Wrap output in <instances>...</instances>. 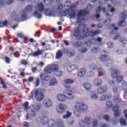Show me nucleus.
<instances>
[{
  "label": "nucleus",
  "instance_id": "nucleus-1",
  "mask_svg": "<svg viewBox=\"0 0 127 127\" xmlns=\"http://www.w3.org/2000/svg\"><path fill=\"white\" fill-rule=\"evenodd\" d=\"M40 122L44 126L47 125L48 127H64L62 126L64 123L63 120H59L56 123L54 120H49L48 116L45 115L41 117Z\"/></svg>",
  "mask_w": 127,
  "mask_h": 127
},
{
  "label": "nucleus",
  "instance_id": "nucleus-2",
  "mask_svg": "<svg viewBox=\"0 0 127 127\" xmlns=\"http://www.w3.org/2000/svg\"><path fill=\"white\" fill-rule=\"evenodd\" d=\"M88 111V106L82 101L76 102L73 108L74 114L77 116H80V112H87Z\"/></svg>",
  "mask_w": 127,
  "mask_h": 127
},
{
  "label": "nucleus",
  "instance_id": "nucleus-3",
  "mask_svg": "<svg viewBox=\"0 0 127 127\" xmlns=\"http://www.w3.org/2000/svg\"><path fill=\"white\" fill-rule=\"evenodd\" d=\"M44 8L43 7V5H42V3H39L37 5V6L35 7V9L37 11L34 12V15H35L37 18H41V14L39 13V11H43Z\"/></svg>",
  "mask_w": 127,
  "mask_h": 127
},
{
  "label": "nucleus",
  "instance_id": "nucleus-4",
  "mask_svg": "<svg viewBox=\"0 0 127 127\" xmlns=\"http://www.w3.org/2000/svg\"><path fill=\"white\" fill-rule=\"evenodd\" d=\"M58 69H59V66L57 64L49 65L45 68L44 71L46 74H50L51 72H54V71H56Z\"/></svg>",
  "mask_w": 127,
  "mask_h": 127
},
{
  "label": "nucleus",
  "instance_id": "nucleus-5",
  "mask_svg": "<svg viewBox=\"0 0 127 127\" xmlns=\"http://www.w3.org/2000/svg\"><path fill=\"white\" fill-rule=\"evenodd\" d=\"M83 33H84V36H82V37H87V36H95L97 34H99L101 33L100 31H92L91 33L89 32L88 29H85L83 30Z\"/></svg>",
  "mask_w": 127,
  "mask_h": 127
},
{
  "label": "nucleus",
  "instance_id": "nucleus-6",
  "mask_svg": "<svg viewBox=\"0 0 127 127\" xmlns=\"http://www.w3.org/2000/svg\"><path fill=\"white\" fill-rule=\"evenodd\" d=\"M66 110H67V105L63 104H60L56 107L57 113H59L60 114H63Z\"/></svg>",
  "mask_w": 127,
  "mask_h": 127
},
{
  "label": "nucleus",
  "instance_id": "nucleus-7",
  "mask_svg": "<svg viewBox=\"0 0 127 127\" xmlns=\"http://www.w3.org/2000/svg\"><path fill=\"white\" fill-rule=\"evenodd\" d=\"M64 68L66 70L68 73H72L73 71H75V70L78 69V66L69 65V64H66L64 65Z\"/></svg>",
  "mask_w": 127,
  "mask_h": 127
},
{
  "label": "nucleus",
  "instance_id": "nucleus-8",
  "mask_svg": "<svg viewBox=\"0 0 127 127\" xmlns=\"http://www.w3.org/2000/svg\"><path fill=\"white\" fill-rule=\"evenodd\" d=\"M56 99L58 102H66L67 101V96L62 93H59L57 94Z\"/></svg>",
  "mask_w": 127,
  "mask_h": 127
},
{
  "label": "nucleus",
  "instance_id": "nucleus-9",
  "mask_svg": "<svg viewBox=\"0 0 127 127\" xmlns=\"http://www.w3.org/2000/svg\"><path fill=\"white\" fill-rule=\"evenodd\" d=\"M35 96L37 101H42L44 99L43 93L39 90H36L35 91Z\"/></svg>",
  "mask_w": 127,
  "mask_h": 127
},
{
  "label": "nucleus",
  "instance_id": "nucleus-10",
  "mask_svg": "<svg viewBox=\"0 0 127 127\" xmlns=\"http://www.w3.org/2000/svg\"><path fill=\"white\" fill-rule=\"evenodd\" d=\"M53 102L50 99H46L43 101V105L45 108H50L52 106Z\"/></svg>",
  "mask_w": 127,
  "mask_h": 127
},
{
  "label": "nucleus",
  "instance_id": "nucleus-11",
  "mask_svg": "<svg viewBox=\"0 0 127 127\" xmlns=\"http://www.w3.org/2000/svg\"><path fill=\"white\" fill-rule=\"evenodd\" d=\"M66 95L67 99H68V100H73V99H75V97H76L74 92L71 90H67Z\"/></svg>",
  "mask_w": 127,
  "mask_h": 127
},
{
  "label": "nucleus",
  "instance_id": "nucleus-12",
  "mask_svg": "<svg viewBox=\"0 0 127 127\" xmlns=\"http://www.w3.org/2000/svg\"><path fill=\"white\" fill-rule=\"evenodd\" d=\"M107 89L106 87H101L98 88L97 90V94H99L100 95H102L103 94H105L106 92H107Z\"/></svg>",
  "mask_w": 127,
  "mask_h": 127
},
{
  "label": "nucleus",
  "instance_id": "nucleus-13",
  "mask_svg": "<svg viewBox=\"0 0 127 127\" xmlns=\"http://www.w3.org/2000/svg\"><path fill=\"white\" fill-rule=\"evenodd\" d=\"M58 84V81L56 78H53L51 79L49 85L50 87H54V86H56Z\"/></svg>",
  "mask_w": 127,
  "mask_h": 127
},
{
  "label": "nucleus",
  "instance_id": "nucleus-14",
  "mask_svg": "<svg viewBox=\"0 0 127 127\" xmlns=\"http://www.w3.org/2000/svg\"><path fill=\"white\" fill-rule=\"evenodd\" d=\"M121 73V71L119 69H115L111 73V77L112 78H116L118 76V75H119V74Z\"/></svg>",
  "mask_w": 127,
  "mask_h": 127
},
{
  "label": "nucleus",
  "instance_id": "nucleus-15",
  "mask_svg": "<svg viewBox=\"0 0 127 127\" xmlns=\"http://www.w3.org/2000/svg\"><path fill=\"white\" fill-rule=\"evenodd\" d=\"M40 78L42 81H46V82H48V81L51 80V77L50 76H46L43 74H41Z\"/></svg>",
  "mask_w": 127,
  "mask_h": 127
},
{
  "label": "nucleus",
  "instance_id": "nucleus-16",
  "mask_svg": "<svg viewBox=\"0 0 127 127\" xmlns=\"http://www.w3.org/2000/svg\"><path fill=\"white\" fill-rule=\"evenodd\" d=\"M86 74V69H81L79 72L77 73V77L78 78H83Z\"/></svg>",
  "mask_w": 127,
  "mask_h": 127
},
{
  "label": "nucleus",
  "instance_id": "nucleus-17",
  "mask_svg": "<svg viewBox=\"0 0 127 127\" xmlns=\"http://www.w3.org/2000/svg\"><path fill=\"white\" fill-rule=\"evenodd\" d=\"M90 97L91 99H93L94 100H97L99 98L98 94L95 92L92 91L90 94Z\"/></svg>",
  "mask_w": 127,
  "mask_h": 127
},
{
  "label": "nucleus",
  "instance_id": "nucleus-18",
  "mask_svg": "<svg viewBox=\"0 0 127 127\" xmlns=\"http://www.w3.org/2000/svg\"><path fill=\"white\" fill-rule=\"evenodd\" d=\"M83 87L87 92H91L92 88L91 87V84L87 83H85L83 84Z\"/></svg>",
  "mask_w": 127,
  "mask_h": 127
},
{
  "label": "nucleus",
  "instance_id": "nucleus-19",
  "mask_svg": "<svg viewBox=\"0 0 127 127\" xmlns=\"http://www.w3.org/2000/svg\"><path fill=\"white\" fill-rule=\"evenodd\" d=\"M94 84L97 87H100V86H102V80L101 79H96L94 81Z\"/></svg>",
  "mask_w": 127,
  "mask_h": 127
},
{
  "label": "nucleus",
  "instance_id": "nucleus-20",
  "mask_svg": "<svg viewBox=\"0 0 127 127\" xmlns=\"http://www.w3.org/2000/svg\"><path fill=\"white\" fill-rule=\"evenodd\" d=\"M111 98H112V95L104 94L101 96V100H102V101H105V100H109V99H111Z\"/></svg>",
  "mask_w": 127,
  "mask_h": 127
},
{
  "label": "nucleus",
  "instance_id": "nucleus-21",
  "mask_svg": "<svg viewBox=\"0 0 127 127\" xmlns=\"http://www.w3.org/2000/svg\"><path fill=\"white\" fill-rule=\"evenodd\" d=\"M54 74L57 77H61L63 75V72L61 71L58 70V69L56 70H54Z\"/></svg>",
  "mask_w": 127,
  "mask_h": 127
},
{
  "label": "nucleus",
  "instance_id": "nucleus-22",
  "mask_svg": "<svg viewBox=\"0 0 127 127\" xmlns=\"http://www.w3.org/2000/svg\"><path fill=\"white\" fill-rule=\"evenodd\" d=\"M113 111L115 112L114 116L115 117H118V116L120 115V112H119V106L114 107Z\"/></svg>",
  "mask_w": 127,
  "mask_h": 127
},
{
  "label": "nucleus",
  "instance_id": "nucleus-23",
  "mask_svg": "<svg viewBox=\"0 0 127 127\" xmlns=\"http://www.w3.org/2000/svg\"><path fill=\"white\" fill-rule=\"evenodd\" d=\"M72 116V112L69 111L66 112V114L64 115L63 116V119H64V120H66V119H69L70 117Z\"/></svg>",
  "mask_w": 127,
  "mask_h": 127
},
{
  "label": "nucleus",
  "instance_id": "nucleus-24",
  "mask_svg": "<svg viewBox=\"0 0 127 127\" xmlns=\"http://www.w3.org/2000/svg\"><path fill=\"white\" fill-rule=\"evenodd\" d=\"M116 81L118 83H121V82H123V81H124V76L122 75L117 76Z\"/></svg>",
  "mask_w": 127,
  "mask_h": 127
},
{
  "label": "nucleus",
  "instance_id": "nucleus-25",
  "mask_svg": "<svg viewBox=\"0 0 127 127\" xmlns=\"http://www.w3.org/2000/svg\"><path fill=\"white\" fill-rule=\"evenodd\" d=\"M62 55H63V53H62V52L61 51H59L57 53L56 58H57V59H59L60 58H61V57H62Z\"/></svg>",
  "mask_w": 127,
  "mask_h": 127
},
{
  "label": "nucleus",
  "instance_id": "nucleus-26",
  "mask_svg": "<svg viewBox=\"0 0 127 127\" xmlns=\"http://www.w3.org/2000/svg\"><path fill=\"white\" fill-rule=\"evenodd\" d=\"M120 123L121 126H127V122H126V119H125V118H121Z\"/></svg>",
  "mask_w": 127,
  "mask_h": 127
},
{
  "label": "nucleus",
  "instance_id": "nucleus-27",
  "mask_svg": "<svg viewBox=\"0 0 127 127\" xmlns=\"http://www.w3.org/2000/svg\"><path fill=\"white\" fill-rule=\"evenodd\" d=\"M42 52H43V51L39 50L37 52L32 53V56H38V55L42 54Z\"/></svg>",
  "mask_w": 127,
  "mask_h": 127
},
{
  "label": "nucleus",
  "instance_id": "nucleus-28",
  "mask_svg": "<svg viewBox=\"0 0 127 127\" xmlns=\"http://www.w3.org/2000/svg\"><path fill=\"white\" fill-rule=\"evenodd\" d=\"M64 83L65 84H73V83H75V81L72 79H68L64 80Z\"/></svg>",
  "mask_w": 127,
  "mask_h": 127
},
{
  "label": "nucleus",
  "instance_id": "nucleus-29",
  "mask_svg": "<svg viewBox=\"0 0 127 127\" xmlns=\"http://www.w3.org/2000/svg\"><path fill=\"white\" fill-rule=\"evenodd\" d=\"M52 13H53V12L50 11V10L46 9L45 10V14H46V15L51 16V15H52Z\"/></svg>",
  "mask_w": 127,
  "mask_h": 127
},
{
  "label": "nucleus",
  "instance_id": "nucleus-30",
  "mask_svg": "<svg viewBox=\"0 0 127 127\" xmlns=\"http://www.w3.org/2000/svg\"><path fill=\"white\" fill-rule=\"evenodd\" d=\"M91 122H92V118L91 117H87L85 118V122L86 124H91Z\"/></svg>",
  "mask_w": 127,
  "mask_h": 127
},
{
  "label": "nucleus",
  "instance_id": "nucleus-31",
  "mask_svg": "<svg viewBox=\"0 0 127 127\" xmlns=\"http://www.w3.org/2000/svg\"><path fill=\"white\" fill-rule=\"evenodd\" d=\"M6 25H7V21H5L4 22L0 21V27H2V26H6Z\"/></svg>",
  "mask_w": 127,
  "mask_h": 127
},
{
  "label": "nucleus",
  "instance_id": "nucleus-32",
  "mask_svg": "<svg viewBox=\"0 0 127 127\" xmlns=\"http://www.w3.org/2000/svg\"><path fill=\"white\" fill-rule=\"evenodd\" d=\"M98 72L101 75H105V73H106V71L105 70L103 69V68H99Z\"/></svg>",
  "mask_w": 127,
  "mask_h": 127
},
{
  "label": "nucleus",
  "instance_id": "nucleus-33",
  "mask_svg": "<svg viewBox=\"0 0 127 127\" xmlns=\"http://www.w3.org/2000/svg\"><path fill=\"white\" fill-rule=\"evenodd\" d=\"M108 59V57H107V55H102L101 57L100 58V61H106Z\"/></svg>",
  "mask_w": 127,
  "mask_h": 127
},
{
  "label": "nucleus",
  "instance_id": "nucleus-34",
  "mask_svg": "<svg viewBox=\"0 0 127 127\" xmlns=\"http://www.w3.org/2000/svg\"><path fill=\"white\" fill-rule=\"evenodd\" d=\"M86 11L82 10L79 12V13L78 14V16H82L83 15H86Z\"/></svg>",
  "mask_w": 127,
  "mask_h": 127
},
{
  "label": "nucleus",
  "instance_id": "nucleus-35",
  "mask_svg": "<svg viewBox=\"0 0 127 127\" xmlns=\"http://www.w3.org/2000/svg\"><path fill=\"white\" fill-rule=\"evenodd\" d=\"M111 26H112V28H113L114 29V31L111 32V34H114V33H115V32H116V31H117L118 28L115 27V24H112L111 25Z\"/></svg>",
  "mask_w": 127,
  "mask_h": 127
},
{
  "label": "nucleus",
  "instance_id": "nucleus-36",
  "mask_svg": "<svg viewBox=\"0 0 127 127\" xmlns=\"http://www.w3.org/2000/svg\"><path fill=\"white\" fill-rule=\"evenodd\" d=\"M92 127H98V121L96 120H95L93 121L92 123Z\"/></svg>",
  "mask_w": 127,
  "mask_h": 127
},
{
  "label": "nucleus",
  "instance_id": "nucleus-37",
  "mask_svg": "<svg viewBox=\"0 0 127 127\" xmlns=\"http://www.w3.org/2000/svg\"><path fill=\"white\" fill-rule=\"evenodd\" d=\"M120 17H121V18H123V19H125V18L127 17V13L126 12L122 13L120 15Z\"/></svg>",
  "mask_w": 127,
  "mask_h": 127
},
{
  "label": "nucleus",
  "instance_id": "nucleus-38",
  "mask_svg": "<svg viewBox=\"0 0 127 127\" xmlns=\"http://www.w3.org/2000/svg\"><path fill=\"white\" fill-rule=\"evenodd\" d=\"M119 26H126V22L124 21L119 22Z\"/></svg>",
  "mask_w": 127,
  "mask_h": 127
},
{
  "label": "nucleus",
  "instance_id": "nucleus-39",
  "mask_svg": "<svg viewBox=\"0 0 127 127\" xmlns=\"http://www.w3.org/2000/svg\"><path fill=\"white\" fill-rule=\"evenodd\" d=\"M74 36H75V37H78V36H80V31L78 30L77 31H75L74 33Z\"/></svg>",
  "mask_w": 127,
  "mask_h": 127
},
{
  "label": "nucleus",
  "instance_id": "nucleus-40",
  "mask_svg": "<svg viewBox=\"0 0 127 127\" xmlns=\"http://www.w3.org/2000/svg\"><path fill=\"white\" fill-rule=\"evenodd\" d=\"M113 104L110 101H108L106 103V106L107 108H111L112 107Z\"/></svg>",
  "mask_w": 127,
  "mask_h": 127
},
{
  "label": "nucleus",
  "instance_id": "nucleus-41",
  "mask_svg": "<svg viewBox=\"0 0 127 127\" xmlns=\"http://www.w3.org/2000/svg\"><path fill=\"white\" fill-rule=\"evenodd\" d=\"M108 48H113L114 47V44L113 43H107Z\"/></svg>",
  "mask_w": 127,
  "mask_h": 127
},
{
  "label": "nucleus",
  "instance_id": "nucleus-42",
  "mask_svg": "<svg viewBox=\"0 0 127 127\" xmlns=\"http://www.w3.org/2000/svg\"><path fill=\"white\" fill-rule=\"evenodd\" d=\"M75 123L74 121H71L70 122L67 121V124L68 125V126H72L74 125V123Z\"/></svg>",
  "mask_w": 127,
  "mask_h": 127
},
{
  "label": "nucleus",
  "instance_id": "nucleus-43",
  "mask_svg": "<svg viewBox=\"0 0 127 127\" xmlns=\"http://www.w3.org/2000/svg\"><path fill=\"white\" fill-rule=\"evenodd\" d=\"M44 65L45 64L43 62H40L38 64V66H39L40 67H43Z\"/></svg>",
  "mask_w": 127,
  "mask_h": 127
},
{
  "label": "nucleus",
  "instance_id": "nucleus-44",
  "mask_svg": "<svg viewBox=\"0 0 127 127\" xmlns=\"http://www.w3.org/2000/svg\"><path fill=\"white\" fill-rule=\"evenodd\" d=\"M22 64L23 65H27L28 64V62L26 61L25 60H22Z\"/></svg>",
  "mask_w": 127,
  "mask_h": 127
},
{
  "label": "nucleus",
  "instance_id": "nucleus-45",
  "mask_svg": "<svg viewBox=\"0 0 127 127\" xmlns=\"http://www.w3.org/2000/svg\"><path fill=\"white\" fill-rule=\"evenodd\" d=\"M103 119H104V120L106 121H109V120H110V117H109L108 115H105L103 116Z\"/></svg>",
  "mask_w": 127,
  "mask_h": 127
},
{
  "label": "nucleus",
  "instance_id": "nucleus-46",
  "mask_svg": "<svg viewBox=\"0 0 127 127\" xmlns=\"http://www.w3.org/2000/svg\"><path fill=\"white\" fill-rule=\"evenodd\" d=\"M91 51L93 52V53H97V52H98V49H97L96 48H92Z\"/></svg>",
  "mask_w": 127,
  "mask_h": 127
},
{
  "label": "nucleus",
  "instance_id": "nucleus-47",
  "mask_svg": "<svg viewBox=\"0 0 127 127\" xmlns=\"http://www.w3.org/2000/svg\"><path fill=\"white\" fill-rule=\"evenodd\" d=\"M23 127H29V123H28L26 122H25L23 124Z\"/></svg>",
  "mask_w": 127,
  "mask_h": 127
},
{
  "label": "nucleus",
  "instance_id": "nucleus-48",
  "mask_svg": "<svg viewBox=\"0 0 127 127\" xmlns=\"http://www.w3.org/2000/svg\"><path fill=\"white\" fill-rule=\"evenodd\" d=\"M108 7L109 8H110V9H111L110 12L113 13L114 12V11H115V9L114 8H113L111 6V5H108Z\"/></svg>",
  "mask_w": 127,
  "mask_h": 127
},
{
  "label": "nucleus",
  "instance_id": "nucleus-49",
  "mask_svg": "<svg viewBox=\"0 0 127 127\" xmlns=\"http://www.w3.org/2000/svg\"><path fill=\"white\" fill-rule=\"evenodd\" d=\"M1 84L3 85V89H6V88H7L4 81H1Z\"/></svg>",
  "mask_w": 127,
  "mask_h": 127
},
{
  "label": "nucleus",
  "instance_id": "nucleus-50",
  "mask_svg": "<svg viewBox=\"0 0 127 127\" xmlns=\"http://www.w3.org/2000/svg\"><path fill=\"white\" fill-rule=\"evenodd\" d=\"M42 108V105L41 104H38L36 107V110H40V109H41Z\"/></svg>",
  "mask_w": 127,
  "mask_h": 127
},
{
  "label": "nucleus",
  "instance_id": "nucleus-51",
  "mask_svg": "<svg viewBox=\"0 0 127 127\" xmlns=\"http://www.w3.org/2000/svg\"><path fill=\"white\" fill-rule=\"evenodd\" d=\"M94 75L95 74L94 73V72H89L88 74L89 77H93V76H94Z\"/></svg>",
  "mask_w": 127,
  "mask_h": 127
},
{
  "label": "nucleus",
  "instance_id": "nucleus-52",
  "mask_svg": "<svg viewBox=\"0 0 127 127\" xmlns=\"http://www.w3.org/2000/svg\"><path fill=\"white\" fill-rule=\"evenodd\" d=\"M5 3V1H4V0H0V6L3 5Z\"/></svg>",
  "mask_w": 127,
  "mask_h": 127
},
{
  "label": "nucleus",
  "instance_id": "nucleus-53",
  "mask_svg": "<svg viewBox=\"0 0 127 127\" xmlns=\"http://www.w3.org/2000/svg\"><path fill=\"white\" fill-rule=\"evenodd\" d=\"M25 18H26V15L24 14L22 16L21 20H24Z\"/></svg>",
  "mask_w": 127,
  "mask_h": 127
},
{
  "label": "nucleus",
  "instance_id": "nucleus-54",
  "mask_svg": "<svg viewBox=\"0 0 127 127\" xmlns=\"http://www.w3.org/2000/svg\"><path fill=\"white\" fill-rule=\"evenodd\" d=\"M5 62L6 63H10V59H9L8 57H6Z\"/></svg>",
  "mask_w": 127,
  "mask_h": 127
},
{
  "label": "nucleus",
  "instance_id": "nucleus-55",
  "mask_svg": "<svg viewBox=\"0 0 127 127\" xmlns=\"http://www.w3.org/2000/svg\"><path fill=\"white\" fill-rule=\"evenodd\" d=\"M113 90L114 93H117V92H118V88H117L116 87H113Z\"/></svg>",
  "mask_w": 127,
  "mask_h": 127
},
{
  "label": "nucleus",
  "instance_id": "nucleus-56",
  "mask_svg": "<svg viewBox=\"0 0 127 127\" xmlns=\"http://www.w3.org/2000/svg\"><path fill=\"white\" fill-rule=\"evenodd\" d=\"M99 2L101 4H103V3H105V2H106V0H99Z\"/></svg>",
  "mask_w": 127,
  "mask_h": 127
},
{
  "label": "nucleus",
  "instance_id": "nucleus-57",
  "mask_svg": "<svg viewBox=\"0 0 127 127\" xmlns=\"http://www.w3.org/2000/svg\"><path fill=\"white\" fill-rule=\"evenodd\" d=\"M39 86V79L37 80V83L36 84V87H38Z\"/></svg>",
  "mask_w": 127,
  "mask_h": 127
},
{
  "label": "nucleus",
  "instance_id": "nucleus-58",
  "mask_svg": "<svg viewBox=\"0 0 127 127\" xmlns=\"http://www.w3.org/2000/svg\"><path fill=\"white\" fill-rule=\"evenodd\" d=\"M27 106H28V102H25V103L24 104V107L25 108V109H27Z\"/></svg>",
  "mask_w": 127,
  "mask_h": 127
},
{
  "label": "nucleus",
  "instance_id": "nucleus-59",
  "mask_svg": "<svg viewBox=\"0 0 127 127\" xmlns=\"http://www.w3.org/2000/svg\"><path fill=\"white\" fill-rule=\"evenodd\" d=\"M64 88H66V89H70V87L69 85L65 84L64 85Z\"/></svg>",
  "mask_w": 127,
  "mask_h": 127
},
{
  "label": "nucleus",
  "instance_id": "nucleus-60",
  "mask_svg": "<svg viewBox=\"0 0 127 127\" xmlns=\"http://www.w3.org/2000/svg\"><path fill=\"white\" fill-rule=\"evenodd\" d=\"M33 80H34V78H33V77H31L29 78V82H32Z\"/></svg>",
  "mask_w": 127,
  "mask_h": 127
},
{
  "label": "nucleus",
  "instance_id": "nucleus-61",
  "mask_svg": "<svg viewBox=\"0 0 127 127\" xmlns=\"http://www.w3.org/2000/svg\"><path fill=\"white\" fill-rule=\"evenodd\" d=\"M13 1V0H8V4H11Z\"/></svg>",
  "mask_w": 127,
  "mask_h": 127
},
{
  "label": "nucleus",
  "instance_id": "nucleus-62",
  "mask_svg": "<svg viewBox=\"0 0 127 127\" xmlns=\"http://www.w3.org/2000/svg\"><path fill=\"white\" fill-rule=\"evenodd\" d=\"M32 71L33 73H35V72H36V71H37V68H34L32 69Z\"/></svg>",
  "mask_w": 127,
  "mask_h": 127
},
{
  "label": "nucleus",
  "instance_id": "nucleus-63",
  "mask_svg": "<svg viewBox=\"0 0 127 127\" xmlns=\"http://www.w3.org/2000/svg\"><path fill=\"white\" fill-rule=\"evenodd\" d=\"M110 85H111V86H113V85H115V81H112L110 82Z\"/></svg>",
  "mask_w": 127,
  "mask_h": 127
},
{
  "label": "nucleus",
  "instance_id": "nucleus-64",
  "mask_svg": "<svg viewBox=\"0 0 127 127\" xmlns=\"http://www.w3.org/2000/svg\"><path fill=\"white\" fill-rule=\"evenodd\" d=\"M31 116H32V117H34V116H35V112L33 111L32 112V113L30 114Z\"/></svg>",
  "mask_w": 127,
  "mask_h": 127
}]
</instances>
